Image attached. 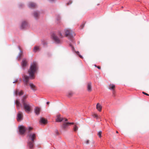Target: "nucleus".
I'll return each mask as SVG.
<instances>
[{
	"mask_svg": "<svg viewBox=\"0 0 149 149\" xmlns=\"http://www.w3.org/2000/svg\"><path fill=\"white\" fill-rule=\"evenodd\" d=\"M26 96H23L21 100L22 104L18 100L14 101V104H16L17 109H19L21 107H24L25 111L27 113H29L31 111V106L29 102L26 100Z\"/></svg>",
	"mask_w": 149,
	"mask_h": 149,
	"instance_id": "nucleus-1",
	"label": "nucleus"
},
{
	"mask_svg": "<svg viewBox=\"0 0 149 149\" xmlns=\"http://www.w3.org/2000/svg\"><path fill=\"white\" fill-rule=\"evenodd\" d=\"M38 69V67L35 61L33 62L31 64L28 71L29 76L31 79L33 77L34 74Z\"/></svg>",
	"mask_w": 149,
	"mask_h": 149,
	"instance_id": "nucleus-2",
	"label": "nucleus"
},
{
	"mask_svg": "<svg viewBox=\"0 0 149 149\" xmlns=\"http://www.w3.org/2000/svg\"><path fill=\"white\" fill-rule=\"evenodd\" d=\"M57 35L59 36L60 38H62L63 37V36L62 33L60 32H59L57 34L55 33H52L51 34V38L56 43H60L61 42V40L58 37Z\"/></svg>",
	"mask_w": 149,
	"mask_h": 149,
	"instance_id": "nucleus-3",
	"label": "nucleus"
},
{
	"mask_svg": "<svg viewBox=\"0 0 149 149\" xmlns=\"http://www.w3.org/2000/svg\"><path fill=\"white\" fill-rule=\"evenodd\" d=\"M29 137L31 141H29L28 142L27 146L30 148L32 149L34 146V139L36 137V134L34 133L31 134L29 135Z\"/></svg>",
	"mask_w": 149,
	"mask_h": 149,
	"instance_id": "nucleus-4",
	"label": "nucleus"
},
{
	"mask_svg": "<svg viewBox=\"0 0 149 149\" xmlns=\"http://www.w3.org/2000/svg\"><path fill=\"white\" fill-rule=\"evenodd\" d=\"M65 36L66 37H68L70 39L72 38L73 36V34L74 35V33L71 30L69 29H66L65 30Z\"/></svg>",
	"mask_w": 149,
	"mask_h": 149,
	"instance_id": "nucleus-5",
	"label": "nucleus"
},
{
	"mask_svg": "<svg viewBox=\"0 0 149 149\" xmlns=\"http://www.w3.org/2000/svg\"><path fill=\"white\" fill-rule=\"evenodd\" d=\"M19 134H23L24 133L27 132V129L23 125H20L19 126Z\"/></svg>",
	"mask_w": 149,
	"mask_h": 149,
	"instance_id": "nucleus-6",
	"label": "nucleus"
},
{
	"mask_svg": "<svg viewBox=\"0 0 149 149\" xmlns=\"http://www.w3.org/2000/svg\"><path fill=\"white\" fill-rule=\"evenodd\" d=\"M61 126V128L63 130H65V129L67 128L68 126V125H73L74 124V123H70L69 122H65Z\"/></svg>",
	"mask_w": 149,
	"mask_h": 149,
	"instance_id": "nucleus-7",
	"label": "nucleus"
},
{
	"mask_svg": "<svg viewBox=\"0 0 149 149\" xmlns=\"http://www.w3.org/2000/svg\"><path fill=\"white\" fill-rule=\"evenodd\" d=\"M28 25V23L27 21H22V23L20 26V29H23L26 28Z\"/></svg>",
	"mask_w": 149,
	"mask_h": 149,
	"instance_id": "nucleus-8",
	"label": "nucleus"
},
{
	"mask_svg": "<svg viewBox=\"0 0 149 149\" xmlns=\"http://www.w3.org/2000/svg\"><path fill=\"white\" fill-rule=\"evenodd\" d=\"M17 120L18 121H20L23 119L22 113L21 111H19L17 114Z\"/></svg>",
	"mask_w": 149,
	"mask_h": 149,
	"instance_id": "nucleus-9",
	"label": "nucleus"
},
{
	"mask_svg": "<svg viewBox=\"0 0 149 149\" xmlns=\"http://www.w3.org/2000/svg\"><path fill=\"white\" fill-rule=\"evenodd\" d=\"M23 94V92L22 90H21L19 92L18 90L17 89L14 90V95H16L21 96Z\"/></svg>",
	"mask_w": 149,
	"mask_h": 149,
	"instance_id": "nucleus-10",
	"label": "nucleus"
},
{
	"mask_svg": "<svg viewBox=\"0 0 149 149\" xmlns=\"http://www.w3.org/2000/svg\"><path fill=\"white\" fill-rule=\"evenodd\" d=\"M57 118L56 119V122H61L64 120V118H63L60 117L61 115L58 114L57 115Z\"/></svg>",
	"mask_w": 149,
	"mask_h": 149,
	"instance_id": "nucleus-11",
	"label": "nucleus"
},
{
	"mask_svg": "<svg viewBox=\"0 0 149 149\" xmlns=\"http://www.w3.org/2000/svg\"><path fill=\"white\" fill-rule=\"evenodd\" d=\"M20 47H18V49L20 50V52L19 53L17 56V59L18 58V60H19L20 59H21V56L23 54V52L21 50Z\"/></svg>",
	"mask_w": 149,
	"mask_h": 149,
	"instance_id": "nucleus-12",
	"label": "nucleus"
},
{
	"mask_svg": "<svg viewBox=\"0 0 149 149\" xmlns=\"http://www.w3.org/2000/svg\"><path fill=\"white\" fill-rule=\"evenodd\" d=\"M34 111L36 115H38L40 113V109L38 107H36L34 109Z\"/></svg>",
	"mask_w": 149,
	"mask_h": 149,
	"instance_id": "nucleus-13",
	"label": "nucleus"
},
{
	"mask_svg": "<svg viewBox=\"0 0 149 149\" xmlns=\"http://www.w3.org/2000/svg\"><path fill=\"white\" fill-rule=\"evenodd\" d=\"M36 6V4L35 3L32 2H29L28 4V7L31 8L35 7Z\"/></svg>",
	"mask_w": 149,
	"mask_h": 149,
	"instance_id": "nucleus-14",
	"label": "nucleus"
},
{
	"mask_svg": "<svg viewBox=\"0 0 149 149\" xmlns=\"http://www.w3.org/2000/svg\"><path fill=\"white\" fill-rule=\"evenodd\" d=\"M26 62L25 60H23L21 62V65L23 69H24V67L26 66Z\"/></svg>",
	"mask_w": 149,
	"mask_h": 149,
	"instance_id": "nucleus-15",
	"label": "nucleus"
},
{
	"mask_svg": "<svg viewBox=\"0 0 149 149\" xmlns=\"http://www.w3.org/2000/svg\"><path fill=\"white\" fill-rule=\"evenodd\" d=\"M72 48V51L73 52H75L81 58L83 59V57L80 54L79 52L78 51H76L74 50V47H71Z\"/></svg>",
	"mask_w": 149,
	"mask_h": 149,
	"instance_id": "nucleus-16",
	"label": "nucleus"
},
{
	"mask_svg": "<svg viewBox=\"0 0 149 149\" xmlns=\"http://www.w3.org/2000/svg\"><path fill=\"white\" fill-rule=\"evenodd\" d=\"M72 48V51L73 52H75L81 58L83 59V57L80 54L79 52L78 51H76L74 50V47H71Z\"/></svg>",
	"mask_w": 149,
	"mask_h": 149,
	"instance_id": "nucleus-17",
	"label": "nucleus"
},
{
	"mask_svg": "<svg viewBox=\"0 0 149 149\" xmlns=\"http://www.w3.org/2000/svg\"><path fill=\"white\" fill-rule=\"evenodd\" d=\"M39 122L40 123L42 124H45L47 123V120H46L45 118H40Z\"/></svg>",
	"mask_w": 149,
	"mask_h": 149,
	"instance_id": "nucleus-18",
	"label": "nucleus"
},
{
	"mask_svg": "<svg viewBox=\"0 0 149 149\" xmlns=\"http://www.w3.org/2000/svg\"><path fill=\"white\" fill-rule=\"evenodd\" d=\"M41 43L42 45L43 46H46L47 45L48 42L45 40H41Z\"/></svg>",
	"mask_w": 149,
	"mask_h": 149,
	"instance_id": "nucleus-19",
	"label": "nucleus"
},
{
	"mask_svg": "<svg viewBox=\"0 0 149 149\" xmlns=\"http://www.w3.org/2000/svg\"><path fill=\"white\" fill-rule=\"evenodd\" d=\"M87 89L88 91H91L92 90L91 83L90 82L88 84Z\"/></svg>",
	"mask_w": 149,
	"mask_h": 149,
	"instance_id": "nucleus-20",
	"label": "nucleus"
},
{
	"mask_svg": "<svg viewBox=\"0 0 149 149\" xmlns=\"http://www.w3.org/2000/svg\"><path fill=\"white\" fill-rule=\"evenodd\" d=\"M39 15V13L38 11H35L33 13V16L35 18H37Z\"/></svg>",
	"mask_w": 149,
	"mask_h": 149,
	"instance_id": "nucleus-21",
	"label": "nucleus"
},
{
	"mask_svg": "<svg viewBox=\"0 0 149 149\" xmlns=\"http://www.w3.org/2000/svg\"><path fill=\"white\" fill-rule=\"evenodd\" d=\"M29 79V77L27 76H24L23 77V80L25 82H28Z\"/></svg>",
	"mask_w": 149,
	"mask_h": 149,
	"instance_id": "nucleus-22",
	"label": "nucleus"
},
{
	"mask_svg": "<svg viewBox=\"0 0 149 149\" xmlns=\"http://www.w3.org/2000/svg\"><path fill=\"white\" fill-rule=\"evenodd\" d=\"M30 86L31 87V89L33 91H35L36 90L35 89L36 86L32 83H30L29 84Z\"/></svg>",
	"mask_w": 149,
	"mask_h": 149,
	"instance_id": "nucleus-23",
	"label": "nucleus"
},
{
	"mask_svg": "<svg viewBox=\"0 0 149 149\" xmlns=\"http://www.w3.org/2000/svg\"><path fill=\"white\" fill-rule=\"evenodd\" d=\"M102 107L100 104L99 103H97L96 105V108L99 111H101Z\"/></svg>",
	"mask_w": 149,
	"mask_h": 149,
	"instance_id": "nucleus-24",
	"label": "nucleus"
},
{
	"mask_svg": "<svg viewBox=\"0 0 149 149\" xmlns=\"http://www.w3.org/2000/svg\"><path fill=\"white\" fill-rule=\"evenodd\" d=\"M73 95V93L72 92H69L67 93V96L69 97H71Z\"/></svg>",
	"mask_w": 149,
	"mask_h": 149,
	"instance_id": "nucleus-25",
	"label": "nucleus"
},
{
	"mask_svg": "<svg viewBox=\"0 0 149 149\" xmlns=\"http://www.w3.org/2000/svg\"><path fill=\"white\" fill-rule=\"evenodd\" d=\"M40 50L39 47H34L33 49L34 52H36L37 51H39Z\"/></svg>",
	"mask_w": 149,
	"mask_h": 149,
	"instance_id": "nucleus-26",
	"label": "nucleus"
},
{
	"mask_svg": "<svg viewBox=\"0 0 149 149\" xmlns=\"http://www.w3.org/2000/svg\"><path fill=\"white\" fill-rule=\"evenodd\" d=\"M111 86L109 88V89L111 90H114V88L115 87V85L114 84H112L111 86V85H110Z\"/></svg>",
	"mask_w": 149,
	"mask_h": 149,
	"instance_id": "nucleus-27",
	"label": "nucleus"
},
{
	"mask_svg": "<svg viewBox=\"0 0 149 149\" xmlns=\"http://www.w3.org/2000/svg\"><path fill=\"white\" fill-rule=\"evenodd\" d=\"M78 129V127L76 125H75L74 126V128H73V130L75 132H76Z\"/></svg>",
	"mask_w": 149,
	"mask_h": 149,
	"instance_id": "nucleus-28",
	"label": "nucleus"
},
{
	"mask_svg": "<svg viewBox=\"0 0 149 149\" xmlns=\"http://www.w3.org/2000/svg\"><path fill=\"white\" fill-rule=\"evenodd\" d=\"M102 132L101 131H99L97 135L99 136L100 138H101V137Z\"/></svg>",
	"mask_w": 149,
	"mask_h": 149,
	"instance_id": "nucleus-29",
	"label": "nucleus"
},
{
	"mask_svg": "<svg viewBox=\"0 0 149 149\" xmlns=\"http://www.w3.org/2000/svg\"><path fill=\"white\" fill-rule=\"evenodd\" d=\"M61 18L60 16H58L56 18V19L57 21L58 22V23L60 22V21L61 20Z\"/></svg>",
	"mask_w": 149,
	"mask_h": 149,
	"instance_id": "nucleus-30",
	"label": "nucleus"
},
{
	"mask_svg": "<svg viewBox=\"0 0 149 149\" xmlns=\"http://www.w3.org/2000/svg\"><path fill=\"white\" fill-rule=\"evenodd\" d=\"M93 116L95 118H96L97 119H98V116L96 114H93Z\"/></svg>",
	"mask_w": 149,
	"mask_h": 149,
	"instance_id": "nucleus-31",
	"label": "nucleus"
},
{
	"mask_svg": "<svg viewBox=\"0 0 149 149\" xmlns=\"http://www.w3.org/2000/svg\"><path fill=\"white\" fill-rule=\"evenodd\" d=\"M69 45L70 46V47H74V46L75 45V44L74 42H72V43H70Z\"/></svg>",
	"mask_w": 149,
	"mask_h": 149,
	"instance_id": "nucleus-32",
	"label": "nucleus"
},
{
	"mask_svg": "<svg viewBox=\"0 0 149 149\" xmlns=\"http://www.w3.org/2000/svg\"><path fill=\"white\" fill-rule=\"evenodd\" d=\"M55 133L57 135H58L59 134V133L57 129H56L55 130Z\"/></svg>",
	"mask_w": 149,
	"mask_h": 149,
	"instance_id": "nucleus-33",
	"label": "nucleus"
},
{
	"mask_svg": "<svg viewBox=\"0 0 149 149\" xmlns=\"http://www.w3.org/2000/svg\"><path fill=\"white\" fill-rule=\"evenodd\" d=\"M142 93L143 94H144V95H146L147 96H149V95L148 94H147V93H145V92H142Z\"/></svg>",
	"mask_w": 149,
	"mask_h": 149,
	"instance_id": "nucleus-34",
	"label": "nucleus"
},
{
	"mask_svg": "<svg viewBox=\"0 0 149 149\" xmlns=\"http://www.w3.org/2000/svg\"><path fill=\"white\" fill-rule=\"evenodd\" d=\"M95 66L97 68L99 69H101L100 67L99 66H97L96 65H95Z\"/></svg>",
	"mask_w": 149,
	"mask_h": 149,
	"instance_id": "nucleus-35",
	"label": "nucleus"
},
{
	"mask_svg": "<svg viewBox=\"0 0 149 149\" xmlns=\"http://www.w3.org/2000/svg\"><path fill=\"white\" fill-rule=\"evenodd\" d=\"M32 129V127H29V129L28 130V132H30V130H31Z\"/></svg>",
	"mask_w": 149,
	"mask_h": 149,
	"instance_id": "nucleus-36",
	"label": "nucleus"
},
{
	"mask_svg": "<svg viewBox=\"0 0 149 149\" xmlns=\"http://www.w3.org/2000/svg\"><path fill=\"white\" fill-rule=\"evenodd\" d=\"M89 141L88 140H87L86 141V143L87 144H88L89 143Z\"/></svg>",
	"mask_w": 149,
	"mask_h": 149,
	"instance_id": "nucleus-37",
	"label": "nucleus"
},
{
	"mask_svg": "<svg viewBox=\"0 0 149 149\" xmlns=\"http://www.w3.org/2000/svg\"><path fill=\"white\" fill-rule=\"evenodd\" d=\"M64 120L65 121V122H68L67 121H68V119L67 118H65Z\"/></svg>",
	"mask_w": 149,
	"mask_h": 149,
	"instance_id": "nucleus-38",
	"label": "nucleus"
},
{
	"mask_svg": "<svg viewBox=\"0 0 149 149\" xmlns=\"http://www.w3.org/2000/svg\"><path fill=\"white\" fill-rule=\"evenodd\" d=\"M24 85L25 86H27L28 85V82L26 83V82H25Z\"/></svg>",
	"mask_w": 149,
	"mask_h": 149,
	"instance_id": "nucleus-39",
	"label": "nucleus"
},
{
	"mask_svg": "<svg viewBox=\"0 0 149 149\" xmlns=\"http://www.w3.org/2000/svg\"><path fill=\"white\" fill-rule=\"evenodd\" d=\"M17 81V79L16 80H15V81H14L13 82V83H15Z\"/></svg>",
	"mask_w": 149,
	"mask_h": 149,
	"instance_id": "nucleus-40",
	"label": "nucleus"
},
{
	"mask_svg": "<svg viewBox=\"0 0 149 149\" xmlns=\"http://www.w3.org/2000/svg\"><path fill=\"white\" fill-rule=\"evenodd\" d=\"M49 0V1H50L52 2V1H54L55 0Z\"/></svg>",
	"mask_w": 149,
	"mask_h": 149,
	"instance_id": "nucleus-41",
	"label": "nucleus"
},
{
	"mask_svg": "<svg viewBox=\"0 0 149 149\" xmlns=\"http://www.w3.org/2000/svg\"><path fill=\"white\" fill-rule=\"evenodd\" d=\"M72 3V2L71 1H70V3H68V5H69L71 3Z\"/></svg>",
	"mask_w": 149,
	"mask_h": 149,
	"instance_id": "nucleus-42",
	"label": "nucleus"
},
{
	"mask_svg": "<svg viewBox=\"0 0 149 149\" xmlns=\"http://www.w3.org/2000/svg\"><path fill=\"white\" fill-rule=\"evenodd\" d=\"M49 102H47L46 103H47V104H49Z\"/></svg>",
	"mask_w": 149,
	"mask_h": 149,
	"instance_id": "nucleus-43",
	"label": "nucleus"
},
{
	"mask_svg": "<svg viewBox=\"0 0 149 149\" xmlns=\"http://www.w3.org/2000/svg\"><path fill=\"white\" fill-rule=\"evenodd\" d=\"M116 133H118V132L117 131H116Z\"/></svg>",
	"mask_w": 149,
	"mask_h": 149,
	"instance_id": "nucleus-44",
	"label": "nucleus"
}]
</instances>
